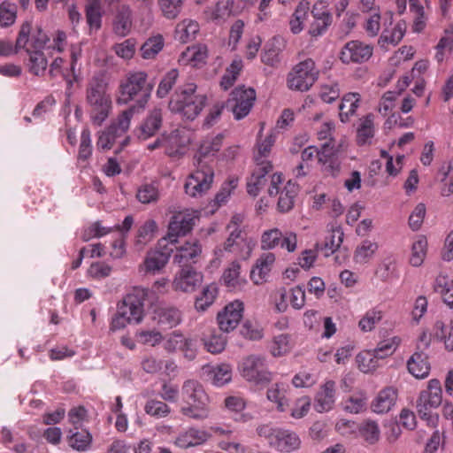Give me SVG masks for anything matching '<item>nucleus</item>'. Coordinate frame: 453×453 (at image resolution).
<instances>
[{
  "instance_id": "nucleus-1",
  "label": "nucleus",
  "mask_w": 453,
  "mask_h": 453,
  "mask_svg": "<svg viewBox=\"0 0 453 453\" xmlns=\"http://www.w3.org/2000/svg\"><path fill=\"white\" fill-rule=\"evenodd\" d=\"M86 103L90 121L100 127L108 119L112 110V101L107 93V84L102 77H93L86 88Z\"/></svg>"
},
{
  "instance_id": "nucleus-2",
  "label": "nucleus",
  "mask_w": 453,
  "mask_h": 453,
  "mask_svg": "<svg viewBox=\"0 0 453 453\" xmlns=\"http://www.w3.org/2000/svg\"><path fill=\"white\" fill-rule=\"evenodd\" d=\"M180 397L184 404L180 411L183 416L199 421L209 417V396L199 381L185 380L181 386Z\"/></svg>"
},
{
  "instance_id": "nucleus-3",
  "label": "nucleus",
  "mask_w": 453,
  "mask_h": 453,
  "mask_svg": "<svg viewBox=\"0 0 453 453\" xmlns=\"http://www.w3.org/2000/svg\"><path fill=\"white\" fill-rule=\"evenodd\" d=\"M196 86L188 83L178 88L171 97L169 109L183 118L193 120L202 111L206 104L204 95L196 94Z\"/></svg>"
},
{
  "instance_id": "nucleus-4",
  "label": "nucleus",
  "mask_w": 453,
  "mask_h": 453,
  "mask_svg": "<svg viewBox=\"0 0 453 453\" xmlns=\"http://www.w3.org/2000/svg\"><path fill=\"white\" fill-rule=\"evenodd\" d=\"M274 142V135L270 134L263 141L257 142V152L254 157L256 168L247 183V191L253 196L258 195L260 189L267 182L266 174L273 170V165L267 160V157Z\"/></svg>"
},
{
  "instance_id": "nucleus-5",
  "label": "nucleus",
  "mask_w": 453,
  "mask_h": 453,
  "mask_svg": "<svg viewBox=\"0 0 453 453\" xmlns=\"http://www.w3.org/2000/svg\"><path fill=\"white\" fill-rule=\"evenodd\" d=\"M148 74L145 72L138 71L127 73V78L120 83V97L118 104H127L137 98L139 108H144L151 92V87L147 83Z\"/></svg>"
},
{
  "instance_id": "nucleus-6",
  "label": "nucleus",
  "mask_w": 453,
  "mask_h": 453,
  "mask_svg": "<svg viewBox=\"0 0 453 453\" xmlns=\"http://www.w3.org/2000/svg\"><path fill=\"white\" fill-rule=\"evenodd\" d=\"M242 376L249 382L257 386H265L273 380L265 359L260 356L250 355L240 364Z\"/></svg>"
},
{
  "instance_id": "nucleus-7",
  "label": "nucleus",
  "mask_w": 453,
  "mask_h": 453,
  "mask_svg": "<svg viewBox=\"0 0 453 453\" xmlns=\"http://www.w3.org/2000/svg\"><path fill=\"white\" fill-rule=\"evenodd\" d=\"M213 178V169L199 158L197 169L186 180L184 186L186 194L192 197L203 196L211 188Z\"/></svg>"
},
{
  "instance_id": "nucleus-8",
  "label": "nucleus",
  "mask_w": 453,
  "mask_h": 453,
  "mask_svg": "<svg viewBox=\"0 0 453 453\" xmlns=\"http://www.w3.org/2000/svg\"><path fill=\"white\" fill-rule=\"evenodd\" d=\"M319 71L312 59L308 58L297 64L288 74V85L290 89L307 91L318 78Z\"/></svg>"
},
{
  "instance_id": "nucleus-9",
  "label": "nucleus",
  "mask_w": 453,
  "mask_h": 453,
  "mask_svg": "<svg viewBox=\"0 0 453 453\" xmlns=\"http://www.w3.org/2000/svg\"><path fill=\"white\" fill-rule=\"evenodd\" d=\"M147 296L146 288L135 287L124 296L118 308L131 322L139 324L144 315V301Z\"/></svg>"
},
{
  "instance_id": "nucleus-10",
  "label": "nucleus",
  "mask_w": 453,
  "mask_h": 453,
  "mask_svg": "<svg viewBox=\"0 0 453 453\" xmlns=\"http://www.w3.org/2000/svg\"><path fill=\"white\" fill-rule=\"evenodd\" d=\"M256 100V91L244 86L235 88L226 101V107L231 110L235 119L245 118L251 111Z\"/></svg>"
},
{
  "instance_id": "nucleus-11",
  "label": "nucleus",
  "mask_w": 453,
  "mask_h": 453,
  "mask_svg": "<svg viewBox=\"0 0 453 453\" xmlns=\"http://www.w3.org/2000/svg\"><path fill=\"white\" fill-rule=\"evenodd\" d=\"M260 246L263 250H271L277 247L294 252L297 248V236L293 231L282 232L277 227L265 230L261 234Z\"/></svg>"
},
{
  "instance_id": "nucleus-12",
  "label": "nucleus",
  "mask_w": 453,
  "mask_h": 453,
  "mask_svg": "<svg viewBox=\"0 0 453 453\" xmlns=\"http://www.w3.org/2000/svg\"><path fill=\"white\" fill-rule=\"evenodd\" d=\"M282 183V176L280 173H274L271 176V184L268 188V194L273 196L279 195L278 209L281 212L289 211L295 203V198L298 193V186L288 181L283 188H280Z\"/></svg>"
},
{
  "instance_id": "nucleus-13",
  "label": "nucleus",
  "mask_w": 453,
  "mask_h": 453,
  "mask_svg": "<svg viewBox=\"0 0 453 453\" xmlns=\"http://www.w3.org/2000/svg\"><path fill=\"white\" fill-rule=\"evenodd\" d=\"M199 219V212L195 210H184L175 213L168 226L167 239L171 243H175L179 236L188 234L196 221Z\"/></svg>"
},
{
  "instance_id": "nucleus-14",
  "label": "nucleus",
  "mask_w": 453,
  "mask_h": 453,
  "mask_svg": "<svg viewBox=\"0 0 453 453\" xmlns=\"http://www.w3.org/2000/svg\"><path fill=\"white\" fill-rule=\"evenodd\" d=\"M373 48L359 40H352L344 44L340 52V59L343 64H362L372 56Z\"/></svg>"
},
{
  "instance_id": "nucleus-15",
  "label": "nucleus",
  "mask_w": 453,
  "mask_h": 453,
  "mask_svg": "<svg viewBox=\"0 0 453 453\" xmlns=\"http://www.w3.org/2000/svg\"><path fill=\"white\" fill-rule=\"evenodd\" d=\"M203 275L191 266L181 267L173 280L175 291L191 293L196 290L203 282Z\"/></svg>"
},
{
  "instance_id": "nucleus-16",
  "label": "nucleus",
  "mask_w": 453,
  "mask_h": 453,
  "mask_svg": "<svg viewBox=\"0 0 453 453\" xmlns=\"http://www.w3.org/2000/svg\"><path fill=\"white\" fill-rule=\"evenodd\" d=\"M165 239L158 242L157 247L150 250L141 266L146 273H156L163 269L170 258L173 249L166 246Z\"/></svg>"
},
{
  "instance_id": "nucleus-17",
  "label": "nucleus",
  "mask_w": 453,
  "mask_h": 453,
  "mask_svg": "<svg viewBox=\"0 0 453 453\" xmlns=\"http://www.w3.org/2000/svg\"><path fill=\"white\" fill-rule=\"evenodd\" d=\"M243 303L235 300L228 303L224 310L218 314V324L223 332L234 330L242 318Z\"/></svg>"
},
{
  "instance_id": "nucleus-18",
  "label": "nucleus",
  "mask_w": 453,
  "mask_h": 453,
  "mask_svg": "<svg viewBox=\"0 0 453 453\" xmlns=\"http://www.w3.org/2000/svg\"><path fill=\"white\" fill-rule=\"evenodd\" d=\"M151 319L161 328H173L181 322V312L173 306L159 305L154 308Z\"/></svg>"
},
{
  "instance_id": "nucleus-19",
  "label": "nucleus",
  "mask_w": 453,
  "mask_h": 453,
  "mask_svg": "<svg viewBox=\"0 0 453 453\" xmlns=\"http://www.w3.org/2000/svg\"><path fill=\"white\" fill-rule=\"evenodd\" d=\"M201 252L202 247L198 241L186 242L183 245L176 248L173 262L180 267L189 266V264L196 262Z\"/></svg>"
},
{
  "instance_id": "nucleus-20",
  "label": "nucleus",
  "mask_w": 453,
  "mask_h": 453,
  "mask_svg": "<svg viewBox=\"0 0 453 453\" xmlns=\"http://www.w3.org/2000/svg\"><path fill=\"white\" fill-rule=\"evenodd\" d=\"M210 437V434L205 430L189 427L177 435L174 444L180 449H188L203 444Z\"/></svg>"
},
{
  "instance_id": "nucleus-21",
  "label": "nucleus",
  "mask_w": 453,
  "mask_h": 453,
  "mask_svg": "<svg viewBox=\"0 0 453 453\" xmlns=\"http://www.w3.org/2000/svg\"><path fill=\"white\" fill-rule=\"evenodd\" d=\"M319 163L321 165L322 171L330 176L335 177L340 173L341 163L335 153L334 144L325 142L319 153Z\"/></svg>"
},
{
  "instance_id": "nucleus-22",
  "label": "nucleus",
  "mask_w": 453,
  "mask_h": 453,
  "mask_svg": "<svg viewBox=\"0 0 453 453\" xmlns=\"http://www.w3.org/2000/svg\"><path fill=\"white\" fill-rule=\"evenodd\" d=\"M164 149L170 157H175L184 153V150L189 143V138L183 130H173L167 135H163Z\"/></svg>"
},
{
  "instance_id": "nucleus-23",
  "label": "nucleus",
  "mask_w": 453,
  "mask_h": 453,
  "mask_svg": "<svg viewBox=\"0 0 453 453\" xmlns=\"http://www.w3.org/2000/svg\"><path fill=\"white\" fill-rule=\"evenodd\" d=\"M397 390L394 387H387L381 389L371 403L373 412L383 414L388 412L395 404Z\"/></svg>"
},
{
  "instance_id": "nucleus-24",
  "label": "nucleus",
  "mask_w": 453,
  "mask_h": 453,
  "mask_svg": "<svg viewBox=\"0 0 453 453\" xmlns=\"http://www.w3.org/2000/svg\"><path fill=\"white\" fill-rule=\"evenodd\" d=\"M334 396L335 382L333 380L326 381L316 395L314 409L320 413L330 411L334 403Z\"/></svg>"
},
{
  "instance_id": "nucleus-25",
  "label": "nucleus",
  "mask_w": 453,
  "mask_h": 453,
  "mask_svg": "<svg viewBox=\"0 0 453 453\" xmlns=\"http://www.w3.org/2000/svg\"><path fill=\"white\" fill-rule=\"evenodd\" d=\"M132 11L127 5H121L112 20V31L119 37L129 35L132 29Z\"/></svg>"
},
{
  "instance_id": "nucleus-26",
  "label": "nucleus",
  "mask_w": 453,
  "mask_h": 453,
  "mask_svg": "<svg viewBox=\"0 0 453 453\" xmlns=\"http://www.w3.org/2000/svg\"><path fill=\"white\" fill-rule=\"evenodd\" d=\"M274 262L275 255L273 253L266 252L262 254L250 272L252 281L257 285L265 281Z\"/></svg>"
},
{
  "instance_id": "nucleus-27",
  "label": "nucleus",
  "mask_w": 453,
  "mask_h": 453,
  "mask_svg": "<svg viewBox=\"0 0 453 453\" xmlns=\"http://www.w3.org/2000/svg\"><path fill=\"white\" fill-rule=\"evenodd\" d=\"M31 33V24L25 22L22 24L16 40L15 47L10 41H0V56L7 57L16 53L19 50L25 49L29 42Z\"/></svg>"
},
{
  "instance_id": "nucleus-28",
  "label": "nucleus",
  "mask_w": 453,
  "mask_h": 453,
  "mask_svg": "<svg viewBox=\"0 0 453 453\" xmlns=\"http://www.w3.org/2000/svg\"><path fill=\"white\" fill-rule=\"evenodd\" d=\"M407 368L418 379L427 377L430 372L427 355L423 350H417L407 361Z\"/></svg>"
},
{
  "instance_id": "nucleus-29",
  "label": "nucleus",
  "mask_w": 453,
  "mask_h": 453,
  "mask_svg": "<svg viewBox=\"0 0 453 453\" xmlns=\"http://www.w3.org/2000/svg\"><path fill=\"white\" fill-rule=\"evenodd\" d=\"M418 401L426 403L428 407L438 408L442 402V390L440 380L436 379L430 380L427 388L420 392Z\"/></svg>"
},
{
  "instance_id": "nucleus-30",
  "label": "nucleus",
  "mask_w": 453,
  "mask_h": 453,
  "mask_svg": "<svg viewBox=\"0 0 453 453\" xmlns=\"http://www.w3.org/2000/svg\"><path fill=\"white\" fill-rule=\"evenodd\" d=\"M298 435L289 430L280 429L277 434L276 440L273 442V448L280 452H291L300 446Z\"/></svg>"
},
{
  "instance_id": "nucleus-31",
  "label": "nucleus",
  "mask_w": 453,
  "mask_h": 453,
  "mask_svg": "<svg viewBox=\"0 0 453 453\" xmlns=\"http://www.w3.org/2000/svg\"><path fill=\"white\" fill-rule=\"evenodd\" d=\"M288 388H289L288 384L283 382H276L267 389V399L276 404V408L279 411H285L288 406Z\"/></svg>"
},
{
  "instance_id": "nucleus-32",
  "label": "nucleus",
  "mask_w": 453,
  "mask_h": 453,
  "mask_svg": "<svg viewBox=\"0 0 453 453\" xmlns=\"http://www.w3.org/2000/svg\"><path fill=\"white\" fill-rule=\"evenodd\" d=\"M361 101V96L356 92H349L343 96L339 105V117L342 123H346L357 112Z\"/></svg>"
},
{
  "instance_id": "nucleus-33",
  "label": "nucleus",
  "mask_w": 453,
  "mask_h": 453,
  "mask_svg": "<svg viewBox=\"0 0 453 453\" xmlns=\"http://www.w3.org/2000/svg\"><path fill=\"white\" fill-rule=\"evenodd\" d=\"M234 0H219L213 8L205 11L208 19L217 23L225 22L234 15Z\"/></svg>"
},
{
  "instance_id": "nucleus-34",
  "label": "nucleus",
  "mask_w": 453,
  "mask_h": 453,
  "mask_svg": "<svg viewBox=\"0 0 453 453\" xmlns=\"http://www.w3.org/2000/svg\"><path fill=\"white\" fill-rule=\"evenodd\" d=\"M433 337L444 343L445 349L453 350V320L449 322L436 320L432 330Z\"/></svg>"
},
{
  "instance_id": "nucleus-35",
  "label": "nucleus",
  "mask_w": 453,
  "mask_h": 453,
  "mask_svg": "<svg viewBox=\"0 0 453 453\" xmlns=\"http://www.w3.org/2000/svg\"><path fill=\"white\" fill-rule=\"evenodd\" d=\"M357 438L362 439L368 444H375L380 437V430L377 422L366 419L357 424Z\"/></svg>"
},
{
  "instance_id": "nucleus-36",
  "label": "nucleus",
  "mask_w": 453,
  "mask_h": 453,
  "mask_svg": "<svg viewBox=\"0 0 453 453\" xmlns=\"http://www.w3.org/2000/svg\"><path fill=\"white\" fill-rule=\"evenodd\" d=\"M222 281L230 290L241 289L243 287L246 280L241 276V265L238 262H232L224 271Z\"/></svg>"
},
{
  "instance_id": "nucleus-37",
  "label": "nucleus",
  "mask_w": 453,
  "mask_h": 453,
  "mask_svg": "<svg viewBox=\"0 0 453 453\" xmlns=\"http://www.w3.org/2000/svg\"><path fill=\"white\" fill-rule=\"evenodd\" d=\"M282 39L280 37H273L265 46L261 54V61L270 66H274L280 62V53L282 50Z\"/></svg>"
},
{
  "instance_id": "nucleus-38",
  "label": "nucleus",
  "mask_w": 453,
  "mask_h": 453,
  "mask_svg": "<svg viewBox=\"0 0 453 453\" xmlns=\"http://www.w3.org/2000/svg\"><path fill=\"white\" fill-rule=\"evenodd\" d=\"M205 371L211 383L217 387H222L232 380V369L229 365L221 364L215 366H208Z\"/></svg>"
},
{
  "instance_id": "nucleus-39",
  "label": "nucleus",
  "mask_w": 453,
  "mask_h": 453,
  "mask_svg": "<svg viewBox=\"0 0 453 453\" xmlns=\"http://www.w3.org/2000/svg\"><path fill=\"white\" fill-rule=\"evenodd\" d=\"M165 46L162 35L150 36L141 46L140 52L143 59H154Z\"/></svg>"
},
{
  "instance_id": "nucleus-40",
  "label": "nucleus",
  "mask_w": 453,
  "mask_h": 453,
  "mask_svg": "<svg viewBox=\"0 0 453 453\" xmlns=\"http://www.w3.org/2000/svg\"><path fill=\"white\" fill-rule=\"evenodd\" d=\"M199 32V24L193 19H184L175 28V39L187 43L196 38Z\"/></svg>"
},
{
  "instance_id": "nucleus-41",
  "label": "nucleus",
  "mask_w": 453,
  "mask_h": 453,
  "mask_svg": "<svg viewBox=\"0 0 453 453\" xmlns=\"http://www.w3.org/2000/svg\"><path fill=\"white\" fill-rule=\"evenodd\" d=\"M202 341L206 350L212 354L222 352L226 345V336L216 329H211L208 334H203Z\"/></svg>"
},
{
  "instance_id": "nucleus-42",
  "label": "nucleus",
  "mask_w": 453,
  "mask_h": 453,
  "mask_svg": "<svg viewBox=\"0 0 453 453\" xmlns=\"http://www.w3.org/2000/svg\"><path fill=\"white\" fill-rule=\"evenodd\" d=\"M374 116L367 114L360 119V123L357 131V140L359 145L371 143L374 135Z\"/></svg>"
},
{
  "instance_id": "nucleus-43",
  "label": "nucleus",
  "mask_w": 453,
  "mask_h": 453,
  "mask_svg": "<svg viewBox=\"0 0 453 453\" xmlns=\"http://www.w3.org/2000/svg\"><path fill=\"white\" fill-rule=\"evenodd\" d=\"M434 289L441 296L443 302L449 307L453 308V280L439 275L434 280Z\"/></svg>"
},
{
  "instance_id": "nucleus-44",
  "label": "nucleus",
  "mask_w": 453,
  "mask_h": 453,
  "mask_svg": "<svg viewBox=\"0 0 453 453\" xmlns=\"http://www.w3.org/2000/svg\"><path fill=\"white\" fill-rule=\"evenodd\" d=\"M27 52L29 56V72L36 76L43 75L48 66V60L43 52L41 50H30L29 49H27Z\"/></svg>"
},
{
  "instance_id": "nucleus-45",
  "label": "nucleus",
  "mask_w": 453,
  "mask_h": 453,
  "mask_svg": "<svg viewBox=\"0 0 453 453\" xmlns=\"http://www.w3.org/2000/svg\"><path fill=\"white\" fill-rule=\"evenodd\" d=\"M101 8L97 0H89L86 5V19L91 31L99 30L102 26Z\"/></svg>"
},
{
  "instance_id": "nucleus-46",
  "label": "nucleus",
  "mask_w": 453,
  "mask_h": 453,
  "mask_svg": "<svg viewBox=\"0 0 453 453\" xmlns=\"http://www.w3.org/2000/svg\"><path fill=\"white\" fill-rule=\"evenodd\" d=\"M162 111L160 109H154L141 127L143 139L153 135L161 127Z\"/></svg>"
},
{
  "instance_id": "nucleus-47",
  "label": "nucleus",
  "mask_w": 453,
  "mask_h": 453,
  "mask_svg": "<svg viewBox=\"0 0 453 453\" xmlns=\"http://www.w3.org/2000/svg\"><path fill=\"white\" fill-rule=\"evenodd\" d=\"M427 240L424 236H419L411 245V253L410 264L412 266H420L426 256Z\"/></svg>"
},
{
  "instance_id": "nucleus-48",
  "label": "nucleus",
  "mask_w": 453,
  "mask_h": 453,
  "mask_svg": "<svg viewBox=\"0 0 453 453\" xmlns=\"http://www.w3.org/2000/svg\"><path fill=\"white\" fill-rule=\"evenodd\" d=\"M312 14L315 18V21L311 25L310 33L313 36L321 35L330 26L332 22V16L326 11L319 12L316 7H314Z\"/></svg>"
},
{
  "instance_id": "nucleus-49",
  "label": "nucleus",
  "mask_w": 453,
  "mask_h": 453,
  "mask_svg": "<svg viewBox=\"0 0 453 453\" xmlns=\"http://www.w3.org/2000/svg\"><path fill=\"white\" fill-rule=\"evenodd\" d=\"M378 250V244L370 240H365L358 245L354 253V260L358 264L367 263Z\"/></svg>"
},
{
  "instance_id": "nucleus-50",
  "label": "nucleus",
  "mask_w": 453,
  "mask_h": 453,
  "mask_svg": "<svg viewBox=\"0 0 453 453\" xmlns=\"http://www.w3.org/2000/svg\"><path fill=\"white\" fill-rule=\"evenodd\" d=\"M224 136L219 134L215 136L206 137L199 147L198 153L201 157L214 156L222 147Z\"/></svg>"
},
{
  "instance_id": "nucleus-51",
  "label": "nucleus",
  "mask_w": 453,
  "mask_h": 453,
  "mask_svg": "<svg viewBox=\"0 0 453 453\" xmlns=\"http://www.w3.org/2000/svg\"><path fill=\"white\" fill-rule=\"evenodd\" d=\"M242 231L238 228L234 229L229 237L226 239L224 244V250L228 252L235 253L240 255V249L242 247H247V254L250 252V247L247 242L242 237Z\"/></svg>"
},
{
  "instance_id": "nucleus-52",
  "label": "nucleus",
  "mask_w": 453,
  "mask_h": 453,
  "mask_svg": "<svg viewBox=\"0 0 453 453\" xmlns=\"http://www.w3.org/2000/svg\"><path fill=\"white\" fill-rule=\"evenodd\" d=\"M136 197L142 203H156L159 198L158 185L155 182L142 184L137 190Z\"/></svg>"
},
{
  "instance_id": "nucleus-53",
  "label": "nucleus",
  "mask_w": 453,
  "mask_h": 453,
  "mask_svg": "<svg viewBox=\"0 0 453 453\" xmlns=\"http://www.w3.org/2000/svg\"><path fill=\"white\" fill-rule=\"evenodd\" d=\"M379 357L372 350H365L357 356L358 368L363 372H369L376 369L379 363Z\"/></svg>"
},
{
  "instance_id": "nucleus-54",
  "label": "nucleus",
  "mask_w": 453,
  "mask_h": 453,
  "mask_svg": "<svg viewBox=\"0 0 453 453\" xmlns=\"http://www.w3.org/2000/svg\"><path fill=\"white\" fill-rule=\"evenodd\" d=\"M144 411L156 418H163L170 414L171 408L165 402L157 399H149L144 405Z\"/></svg>"
},
{
  "instance_id": "nucleus-55",
  "label": "nucleus",
  "mask_w": 453,
  "mask_h": 453,
  "mask_svg": "<svg viewBox=\"0 0 453 453\" xmlns=\"http://www.w3.org/2000/svg\"><path fill=\"white\" fill-rule=\"evenodd\" d=\"M185 0H157L163 16L168 19H176L182 10Z\"/></svg>"
},
{
  "instance_id": "nucleus-56",
  "label": "nucleus",
  "mask_w": 453,
  "mask_h": 453,
  "mask_svg": "<svg viewBox=\"0 0 453 453\" xmlns=\"http://www.w3.org/2000/svg\"><path fill=\"white\" fill-rule=\"evenodd\" d=\"M135 106H132L127 110L123 111L113 121L110 127H114V131L122 137L129 129L131 119L134 114Z\"/></svg>"
},
{
  "instance_id": "nucleus-57",
  "label": "nucleus",
  "mask_w": 453,
  "mask_h": 453,
  "mask_svg": "<svg viewBox=\"0 0 453 453\" xmlns=\"http://www.w3.org/2000/svg\"><path fill=\"white\" fill-rule=\"evenodd\" d=\"M218 293V288L215 284L206 286L196 300L195 306L197 311H203L214 302Z\"/></svg>"
},
{
  "instance_id": "nucleus-58",
  "label": "nucleus",
  "mask_w": 453,
  "mask_h": 453,
  "mask_svg": "<svg viewBox=\"0 0 453 453\" xmlns=\"http://www.w3.org/2000/svg\"><path fill=\"white\" fill-rule=\"evenodd\" d=\"M383 311L378 307H374L365 314L359 321V327L364 332L372 331L375 326L382 319Z\"/></svg>"
},
{
  "instance_id": "nucleus-59",
  "label": "nucleus",
  "mask_w": 453,
  "mask_h": 453,
  "mask_svg": "<svg viewBox=\"0 0 453 453\" xmlns=\"http://www.w3.org/2000/svg\"><path fill=\"white\" fill-rule=\"evenodd\" d=\"M112 50L119 58L124 60H130L134 58L136 51V40L134 38L126 39L119 43L114 44Z\"/></svg>"
},
{
  "instance_id": "nucleus-60",
  "label": "nucleus",
  "mask_w": 453,
  "mask_h": 453,
  "mask_svg": "<svg viewBox=\"0 0 453 453\" xmlns=\"http://www.w3.org/2000/svg\"><path fill=\"white\" fill-rule=\"evenodd\" d=\"M179 77V72L177 69H171L168 71L161 81L157 89V95L160 98L165 97L173 87L175 85Z\"/></svg>"
},
{
  "instance_id": "nucleus-61",
  "label": "nucleus",
  "mask_w": 453,
  "mask_h": 453,
  "mask_svg": "<svg viewBox=\"0 0 453 453\" xmlns=\"http://www.w3.org/2000/svg\"><path fill=\"white\" fill-rule=\"evenodd\" d=\"M400 342L401 339L397 336H394L379 342L373 351L380 359H383L386 357L392 355L399 346Z\"/></svg>"
},
{
  "instance_id": "nucleus-62",
  "label": "nucleus",
  "mask_w": 453,
  "mask_h": 453,
  "mask_svg": "<svg viewBox=\"0 0 453 453\" xmlns=\"http://www.w3.org/2000/svg\"><path fill=\"white\" fill-rule=\"evenodd\" d=\"M404 27L401 24H397L391 31L384 30L380 37L379 43L384 47L385 43L396 45L400 42L404 35Z\"/></svg>"
},
{
  "instance_id": "nucleus-63",
  "label": "nucleus",
  "mask_w": 453,
  "mask_h": 453,
  "mask_svg": "<svg viewBox=\"0 0 453 453\" xmlns=\"http://www.w3.org/2000/svg\"><path fill=\"white\" fill-rule=\"evenodd\" d=\"M120 136L114 131V127H108L99 134L96 146L101 150H110Z\"/></svg>"
},
{
  "instance_id": "nucleus-64",
  "label": "nucleus",
  "mask_w": 453,
  "mask_h": 453,
  "mask_svg": "<svg viewBox=\"0 0 453 453\" xmlns=\"http://www.w3.org/2000/svg\"><path fill=\"white\" fill-rule=\"evenodd\" d=\"M135 336L137 341L142 344L156 346L159 344L164 337L162 334L156 329L153 330H139L136 332Z\"/></svg>"
}]
</instances>
